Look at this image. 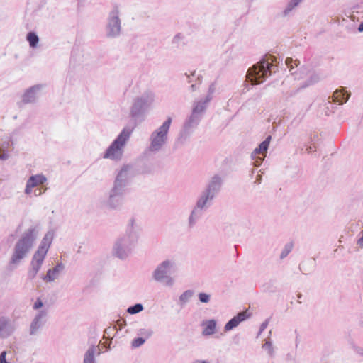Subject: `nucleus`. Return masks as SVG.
<instances>
[{
    "label": "nucleus",
    "instance_id": "f257e3e1",
    "mask_svg": "<svg viewBox=\"0 0 363 363\" xmlns=\"http://www.w3.org/2000/svg\"><path fill=\"white\" fill-rule=\"evenodd\" d=\"M38 231L35 227L26 230L21 238L16 242L9 266L16 267L27 256L37 238Z\"/></svg>",
    "mask_w": 363,
    "mask_h": 363
},
{
    "label": "nucleus",
    "instance_id": "f03ea898",
    "mask_svg": "<svg viewBox=\"0 0 363 363\" xmlns=\"http://www.w3.org/2000/svg\"><path fill=\"white\" fill-rule=\"evenodd\" d=\"M276 62V57L270 55H265L248 69L246 74L247 80L252 85L263 83L273 72H275L274 69L277 67L274 65Z\"/></svg>",
    "mask_w": 363,
    "mask_h": 363
},
{
    "label": "nucleus",
    "instance_id": "7ed1b4c3",
    "mask_svg": "<svg viewBox=\"0 0 363 363\" xmlns=\"http://www.w3.org/2000/svg\"><path fill=\"white\" fill-rule=\"evenodd\" d=\"M134 219L132 218L125 234L118 237L113 247V255L116 257L125 260L131 254L138 242V235L133 228Z\"/></svg>",
    "mask_w": 363,
    "mask_h": 363
},
{
    "label": "nucleus",
    "instance_id": "20e7f679",
    "mask_svg": "<svg viewBox=\"0 0 363 363\" xmlns=\"http://www.w3.org/2000/svg\"><path fill=\"white\" fill-rule=\"evenodd\" d=\"M135 126L136 123L134 122L132 126L125 127L106 149L104 154V158H110L112 160L121 159L123 154L122 148L129 139Z\"/></svg>",
    "mask_w": 363,
    "mask_h": 363
},
{
    "label": "nucleus",
    "instance_id": "39448f33",
    "mask_svg": "<svg viewBox=\"0 0 363 363\" xmlns=\"http://www.w3.org/2000/svg\"><path fill=\"white\" fill-rule=\"evenodd\" d=\"M154 101V94L151 91L145 92L141 96L137 97L130 107V117L135 121L143 117Z\"/></svg>",
    "mask_w": 363,
    "mask_h": 363
},
{
    "label": "nucleus",
    "instance_id": "423d86ee",
    "mask_svg": "<svg viewBox=\"0 0 363 363\" xmlns=\"http://www.w3.org/2000/svg\"><path fill=\"white\" fill-rule=\"evenodd\" d=\"M174 266V262L171 260L163 261L152 272L153 279L157 282L163 283L165 286H172L174 284V279L170 275Z\"/></svg>",
    "mask_w": 363,
    "mask_h": 363
},
{
    "label": "nucleus",
    "instance_id": "0eeeda50",
    "mask_svg": "<svg viewBox=\"0 0 363 363\" xmlns=\"http://www.w3.org/2000/svg\"><path fill=\"white\" fill-rule=\"evenodd\" d=\"M132 169L130 164L123 165L118 172L114 182L113 186L111 191L117 193L121 196H124L126 192V188L130 183L129 171Z\"/></svg>",
    "mask_w": 363,
    "mask_h": 363
},
{
    "label": "nucleus",
    "instance_id": "6e6552de",
    "mask_svg": "<svg viewBox=\"0 0 363 363\" xmlns=\"http://www.w3.org/2000/svg\"><path fill=\"white\" fill-rule=\"evenodd\" d=\"M121 22L119 18V11L116 6L110 13L106 26V36L108 38H116L121 34Z\"/></svg>",
    "mask_w": 363,
    "mask_h": 363
},
{
    "label": "nucleus",
    "instance_id": "1a4fd4ad",
    "mask_svg": "<svg viewBox=\"0 0 363 363\" xmlns=\"http://www.w3.org/2000/svg\"><path fill=\"white\" fill-rule=\"evenodd\" d=\"M45 256L41 255L40 254L34 253L30 264V267L28 270L27 277L30 280H33L35 278L38 272L40 271Z\"/></svg>",
    "mask_w": 363,
    "mask_h": 363
},
{
    "label": "nucleus",
    "instance_id": "9d476101",
    "mask_svg": "<svg viewBox=\"0 0 363 363\" xmlns=\"http://www.w3.org/2000/svg\"><path fill=\"white\" fill-rule=\"evenodd\" d=\"M47 316L48 311L46 310H40L38 312L30 323V335H35L38 330L46 323Z\"/></svg>",
    "mask_w": 363,
    "mask_h": 363
},
{
    "label": "nucleus",
    "instance_id": "9b49d317",
    "mask_svg": "<svg viewBox=\"0 0 363 363\" xmlns=\"http://www.w3.org/2000/svg\"><path fill=\"white\" fill-rule=\"evenodd\" d=\"M222 185V178L218 174H215L209 180L208 183L207 184L203 191L215 198L220 192Z\"/></svg>",
    "mask_w": 363,
    "mask_h": 363
},
{
    "label": "nucleus",
    "instance_id": "f8f14e48",
    "mask_svg": "<svg viewBox=\"0 0 363 363\" xmlns=\"http://www.w3.org/2000/svg\"><path fill=\"white\" fill-rule=\"evenodd\" d=\"M15 331L12 321L6 316H0V338L6 339Z\"/></svg>",
    "mask_w": 363,
    "mask_h": 363
},
{
    "label": "nucleus",
    "instance_id": "ddd939ff",
    "mask_svg": "<svg viewBox=\"0 0 363 363\" xmlns=\"http://www.w3.org/2000/svg\"><path fill=\"white\" fill-rule=\"evenodd\" d=\"M54 237V233L52 231H48L45 233L43 238L35 253H38L41 255L46 256L47 252L52 244Z\"/></svg>",
    "mask_w": 363,
    "mask_h": 363
},
{
    "label": "nucleus",
    "instance_id": "4468645a",
    "mask_svg": "<svg viewBox=\"0 0 363 363\" xmlns=\"http://www.w3.org/2000/svg\"><path fill=\"white\" fill-rule=\"evenodd\" d=\"M250 317L249 315H246L245 312H240L236 315H235L233 318H232L230 320H229L226 324L224 326V330L225 332L230 331L237 326L239 325V324L247 319Z\"/></svg>",
    "mask_w": 363,
    "mask_h": 363
},
{
    "label": "nucleus",
    "instance_id": "2eb2a0df",
    "mask_svg": "<svg viewBox=\"0 0 363 363\" xmlns=\"http://www.w3.org/2000/svg\"><path fill=\"white\" fill-rule=\"evenodd\" d=\"M214 199L215 198L213 196L203 191L199 196L195 206L202 211H206L211 206Z\"/></svg>",
    "mask_w": 363,
    "mask_h": 363
},
{
    "label": "nucleus",
    "instance_id": "dca6fc26",
    "mask_svg": "<svg viewBox=\"0 0 363 363\" xmlns=\"http://www.w3.org/2000/svg\"><path fill=\"white\" fill-rule=\"evenodd\" d=\"M42 88L41 84L34 85L26 90L22 96L23 104L33 103L36 99V94Z\"/></svg>",
    "mask_w": 363,
    "mask_h": 363
},
{
    "label": "nucleus",
    "instance_id": "f3484780",
    "mask_svg": "<svg viewBox=\"0 0 363 363\" xmlns=\"http://www.w3.org/2000/svg\"><path fill=\"white\" fill-rule=\"evenodd\" d=\"M172 123V118L168 117L167 119L160 125L157 130L153 131L150 135L155 136L157 138H162L168 139V132Z\"/></svg>",
    "mask_w": 363,
    "mask_h": 363
},
{
    "label": "nucleus",
    "instance_id": "a211bd4d",
    "mask_svg": "<svg viewBox=\"0 0 363 363\" xmlns=\"http://www.w3.org/2000/svg\"><path fill=\"white\" fill-rule=\"evenodd\" d=\"M350 95V92L346 91L344 88L336 89L332 96L333 101L339 104H344L349 100Z\"/></svg>",
    "mask_w": 363,
    "mask_h": 363
},
{
    "label": "nucleus",
    "instance_id": "6ab92c4d",
    "mask_svg": "<svg viewBox=\"0 0 363 363\" xmlns=\"http://www.w3.org/2000/svg\"><path fill=\"white\" fill-rule=\"evenodd\" d=\"M64 269V265L62 262L57 263L52 269H49L45 275L42 276L43 281L46 282L53 281L56 275Z\"/></svg>",
    "mask_w": 363,
    "mask_h": 363
},
{
    "label": "nucleus",
    "instance_id": "aec40b11",
    "mask_svg": "<svg viewBox=\"0 0 363 363\" xmlns=\"http://www.w3.org/2000/svg\"><path fill=\"white\" fill-rule=\"evenodd\" d=\"M201 118V115H198L192 111L189 117L185 121L183 127L193 132V130L199 124Z\"/></svg>",
    "mask_w": 363,
    "mask_h": 363
},
{
    "label": "nucleus",
    "instance_id": "412c9836",
    "mask_svg": "<svg viewBox=\"0 0 363 363\" xmlns=\"http://www.w3.org/2000/svg\"><path fill=\"white\" fill-rule=\"evenodd\" d=\"M150 140L149 150L151 152H158L167 143L168 139L150 135Z\"/></svg>",
    "mask_w": 363,
    "mask_h": 363
},
{
    "label": "nucleus",
    "instance_id": "4be33fe9",
    "mask_svg": "<svg viewBox=\"0 0 363 363\" xmlns=\"http://www.w3.org/2000/svg\"><path fill=\"white\" fill-rule=\"evenodd\" d=\"M191 133V130H189L187 128L182 127V129L180 130L179 136L174 144V149H177L180 146L183 145L189 139Z\"/></svg>",
    "mask_w": 363,
    "mask_h": 363
},
{
    "label": "nucleus",
    "instance_id": "5701e85b",
    "mask_svg": "<svg viewBox=\"0 0 363 363\" xmlns=\"http://www.w3.org/2000/svg\"><path fill=\"white\" fill-rule=\"evenodd\" d=\"M123 196L117 193H114L110 191L109 197L108 199V205L111 208H116L119 207L123 201Z\"/></svg>",
    "mask_w": 363,
    "mask_h": 363
},
{
    "label": "nucleus",
    "instance_id": "b1692460",
    "mask_svg": "<svg viewBox=\"0 0 363 363\" xmlns=\"http://www.w3.org/2000/svg\"><path fill=\"white\" fill-rule=\"evenodd\" d=\"M202 216V210L194 206L188 218V225L189 228H192Z\"/></svg>",
    "mask_w": 363,
    "mask_h": 363
},
{
    "label": "nucleus",
    "instance_id": "393cba45",
    "mask_svg": "<svg viewBox=\"0 0 363 363\" xmlns=\"http://www.w3.org/2000/svg\"><path fill=\"white\" fill-rule=\"evenodd\" d=\"M96 352V347L94 345H91L84 353L83 363H97L95 359Z\"/></svg>",
    "mask_w": 363,
    "mask_h": 363
},
{
    "label": "nucleus",
    "instance_id": "a878e982",
    "mask_svg": "<svg viewBox=\"0 0 363 363\" xmlns=\"http://www.w3.org/2000/svg\"><path fill=\"white\" fill-rule=\"evenodd\" d=\"M216 321L214 319H211L203 323V325H206L202 334L203 335H211L216 333Z\"/></svg>",
    "mask_w": 363,
    "mask_h": 363
},
{
    "label": "nucleus",
    "instance_id": "bb28decb",
    "mask_svg": "<svg viewBox=\"0 0 363 363\" xmlns=\"http://www.w3.org/2000/svg\"><path fill=\"white\" fill-rule=\"evenodd\" d=\"M209 102L210 101H207L206 98L200 99L199 101L195 102L192 111L198 115L201 116V114L205 112Z\"/></svg>",
    "mask_w": 363,
    "mask_h": 363
},
{
    "label": "nucleus",
    "instance_id": "cd10ccee",
    "mask_svg": "<svg viewBox=\"0 0 363 363\" xmlns=\"http://www.w3.org/2000/svg\"><path fill=\"white\" fill-rule=\"evenodd\" d=\"M47 180L46 177L43 174H36L31 176L27 181L29 186L32 188L37 186L40 184H43Z\"/></svg>",
    "mask_w": 363,
    "mask_h": 363
},
{
    "label": "nucleus",
    "instance_id": "c85d7f7f",
    "mask_svg": "<svg viewBox=\"0 0 363 363\" xmlns=\"http://www.w3.org/2000/svg\"><path fill=\"white\" fill-rule=\"evenodd\" d=\"M318 78L316 75L311 76V78L308 81L305 82L304 84L303 85H301L300 88H298L296 90L291 91L290 92H289L288 97L294 96L301 89L307 87V86L315 83L316 82H318Z\"/></svg>",
    "mask_w": 363,
    "mask_h": 363
},
{
    "label": "nucleus",
    "instance_id": "c756f323",
    "mask_svg": "<svg viewBox=\"0 0 363 363\" xmlns=\"http://www.w3.org/2000/svg\"><path fill=\"white\" fill-rule=\"evenodd\" d=\"M26 40L29 43V45L32 48L37 47L39 42V37L35 32H29L26 35Z\"/></svg>",
    "mask_w": 363,
    "mask_h": 363
},
{
    "label": "nucleus",
    "instance_id": "7c9ffc66",
    "mask_svg": "<svg viewBox=\"0 0 363 363\" xmlns=\"http://www.w3.org/2000/svg\"><path fill=\"white\" fill-rule=\"evenodd\" d=\"M193 290L189 289L183 292L179 296V302L181 305L184 306V304H186L189 301V299L193 296Z\"/></svg>",
    "mask_w": 363,
    "mask_h": 363
},
{
    "label": "nucleus",
    "instance_id": "2f4dec72",
    "mask_svg": "<svg viewBox=\"0 0 363 363\" xmlns=\"http://www.w3.org/2000/svg\"><path fill=\"white\" fill-rule=\"evenodd\" d=\"M302 1L303 0H290L284 10V15L287 16L295 7L298 6Z\"/></svg>",
    "mask_w": 363,
    "mask_h": 363
},
{
    "label": "nucleus",
    "instance_id": "473e14b6",
    "mask_svg": "<svg viewBox=\"0 0 363 363\" xmlns=\"http://www.w3.org/2000/svg\"><path fill=\"white\" fill-rule=\"evenodd\" d=\"M144 309L143 304L135 303L128 308L127 312L131 315H134L141 312Z\"/></svg>",
    "mask_w": 363,
    "mask_h": 363
},
{
    "label": "nucleus",
    "instance_id": "72a5a7b5",
    "mask_svg": "<svg viewBox=\"0 0 363 363\" xmlns=\"http://www.w3.org/2000/svg\"><path fill=\"white\" fill-rule=\"evenodd\" d=\"M293 247L294 244L292 242L286 243L281 252L280 259H283L286 257L291 252Z\"/></svg>",
    "mask_w": 363,
    "mask_h": 363
},
{
    "label": "nucleus",
    "instance_id": "f704fd0d",
    "mask_svg": "<svg viewBox=\"0 0 363 363\" xmlns=\"http://www.w3.org/2000/svg\"><path fill=\"white\" fill-rule=\"evenodd\" d=\"M272 140V136L271 135H268L264 140H263L259 145H258V147H259V150H261V151L264 153V152H267L268 148H269V143H270V141Z\"/></svg>",
    "mask_w": 363,
    "mask_h": 363
},
{
    "label": "nucleus",
    "instance_id": "c9c22d12",
    "mask_svg": "<svg viewBox=\"0 0 363 363\" xmlns=\"http://www.w3.org/2000/svg\"><path fill=\"white\" fill-rule=\"evenodd\" d=\"M264 291L269 293H275L277 291V286L274 284L273 281H269L263 286Z\"/></svg>",
    "mask_w": 363,
    "mask_h": 363
},
{
    "label": "nucleus",
    "instance_id": "e433bc0d",
    "mask_svg": "<svg viewBox=\"0 0 363 363\" xmlns=\"http://www.w3.org/2000/svg\"><path fill=\"white\" fill-rule=\"evenodd\" d=\"M216 91V82H212L208 89V93L206 96L205 97L207 101H211L213 99V95Z\"/></svg>",
    "mask_w": 363,
    "mask_h": 363
},
{
    "label": "nucleus",
    "instance_id": "4c0bfd02",
    "mask_svg": "<svg viewBox=\"0 0 363 363\" xmlns=\"http://www.w3.org/2000/svg\"><path fill=\"white\" fill-rule=\"evenodd\" d=\"M199 300L203 303H208L211 299V295L204 292L198 294Z\"/></svg>",
    "mask_w": 363,
    "mask_h": 363
},
{
    "label": "nucleus",
    "instance_id": "58836bf2",
    "mask_svg": "<svg viewBox=\"0 0 363 363\" xmlns=\"http://www.w3.org/2000/svg\"><path fill=\"white\" fill-rule=\"evenodd\" d=\"M145 342V339L141 337H138L136 338H134L131 342V346L133 347H139L141 345H143Z\"/></svg>",
    "mask_w": 363,
    "mask_h": 363
},
{
    "label": "nucleus",
    "instance_id": "ea45409f",
    "mask_svg": "<svg viewBox=\"0 0 363 363\" xmlns=\"http://www.w3.org/2000/svg\"><path fill=\"white\" fill-rule=\"evenodd\" d=\"M335 108V107L333 106V103L329 101L327 104H325V115L329 116L330 113H333Z\"/></svg>",
    "mask_w": 363,
    "mask_h": 363
},
{
    "label": "nucleus",
    "instance_id": "a19ab883",
    "mask_svg": "<svg viewBox=\"0 0 363 363\" xmlns=\"http://www.w3.org/2000/svg\"><path fill=\"white\" fill-rule=\"evenodd\" d=\"M262 347L267 350L268 354L272 357L273 355V347L272 344L270 341H267L263 345Z\"/></svg>",
    "mask_w": 363,
    "mask_h": 363
},
{
    "label": "nucleus",
    "instance_id": "79ce46f5",
    "mask_svg": "<svg viewBox=\"0 0 363 363\" xmlns=\"http://www.w3.org/2000/svg\"><path fill=\"white\" fill-rule=\"evenodd\" d=\"M293 62H294L296 66H297L296 62H298V64L300 63L299 61H298V60L294 61L291 57H287L286 59L285 63H286V66L290 69V70H291L294 68L293 65H292Z\"/></svg>",
    "mask_w": 363,
    "mask_h": 363
},
{
    "label": "nucleus",
    "instance_id": "37998d69",
    "mask_svg": "<svg viewBox=\"0 0 363 363\" xmlns=\"http://www.w3.org/2000/svg\"><path fill=\"white\" fill-rule=\"evenodd\" d=\"M184 38V35L182 33H177L173 38L172 43L174 45H176L177 47H179V42L180 40Z\"/></svg>",
    "mask_w": 363,
    "mask_h": 363
},
{
    "label": "nucleus",
    "instance_id": "c03bdc74",
    "mask_svg": "<svg viewBox=\"0 0 363 363\" xmlns=\"http://www.w3.org/2000/svg\"><path fill=\"white\" fill-rule=\"evenodd\" d=\"M43 306V303L40 298H38L33 306L34 310H38Z\"/></svg>",
    "mask_w": 363,
    "mask_h": 363
},
{
    "label": "nucleus",
    "instance_id": "a18cd8bd",
    "mask_svg": "<svg viewBox=\"0 0 363 363\" xmlns=\"http://www.w3.org/2000/svg\"><path fill=\"white\" fill-rule=\"evenodd\" d=\"M269 324V319H267L265 320V321H264L260 327H259V333H258V335H260L265 329L267 327Z\"/></svg>",
    "mask_w": 363,
    "mask_h": 363
},
{
    "label": "nucleus",
    "instance_id": "49530a36",
    "mask_svg": "<svg viewBox=\"0 0 363 363\" xmlns=\"http://www.w3.org/2000/svg\"><path fill=\"white\" fill-rule=\"evenodd\" d=\"M352 349L358 354L363 356V348L355 345H352Z\"/></svg>",
    "mask_w": 363,
    "mask_h": 363
},
{
    "label": "nucleus",
    "instance_id": "de8ad7c7",
    "mask_svg": "<svg viewBox=\"0 0 363 363\" xmlns=\"http://www.w3.org/2000/svg\"><path fill=\"white\" fill-rule=\"evenodd\" d=\"M32 189V187L31 186H29V184L28 182H26V189H25V194H30L31 193V190Z\"/></svg>",
    "mask_w": 363,
    "mask_h": 363
},
{
    "label": "nucleus",
    "instance_id": "09e8293b",
    "mask_svg": "<svg viewBox=\"0 0 363 363\" xmlns=\"http://www.w3.org/2000/svg\"><path fill=\"white\" fill-rule=\"evenodd\" d=\"M6 352L5 351H3L0 354V362H7L6 359Z\"/></svg>",
    "mask_w": 363,
    "mask_h": 363
},
{
    "label": "nucleus",
    "instance_id": "8fccbe9b",
    "mask_svg": "<svg viewBox=\"0 0 363 363\" xmlns=\"http://www.w3.org/2000/svg\"><path fill=\"white\" fill-rule=\"evenodd\" d=\"M198 89H199V84H196V83H195V84H191V86H190V90H191V91H196Z\"/></svg>",
    "mask_w": 363,
    "mask_h": 363
},
{
    "label": "nucleus",
    "instance_id": "3c124183",
    "mask_svg": "<svg viewBox=\"0 0 363 363\" xmlns=\"http://www.w3.org/2000/svg\"><path fill=\"white\" fill-rule=\"evenodd\" d=\"M260 153H263L261 150H259V147H256L253 152L252 153V157H253L254 155H256V154H260Z\"/></svg>",
    "mask_w": 363,
    "mask_h": 363
},
{
    "label": "nucleus",
    "instance_id": "603ef678",
    "mask_svg": "<svg viewBox=\"0 0 363 363\" xmlns=\"http://www.w3.org/2000/svg\"><path fill=\"white\" fill-rule=\"evenodd\" d=\"M9 158L8 152H4L3 155L0 157L1 160H6Z\"/></svg>",
    "mask_w": 363,
    "mask_h": 363
},
{
    "label": "nucleus",
    "instance_id": "864d4df0",
    "mask_svg": "<svg viewBox=\"0 0 363 363\" xmlns=\"http://www.w3.org/2000/svg\"><path fill=\"white\" fill-rule=\"evenodd\" d=\"M357 244L359 245L361 247H363V236L358 239Z\"/></svg>",
    "mask_w": 363,
    "mask_h": 363
},
{
    "label": "nucleus",
    "instance_id": "5fc2aeb1",
    "mask_svg": "<svg viewBox=\"0 0 363 363\" xmlns=\"http://www.w3.org/2000/svg\"><path fill=\"white\" fill-rule=\"evenodd\" d=\"M358 31L359 32H363V21L360 23V24L358 26Z\"/></svg>",
    "mask_w": 363,
    "mask_h": 363
},
{
    "label": "nucleus",
    "instance_id": "6e6d98bb",
    "mask_svg": "<svg viewBox=\"0 0 363 363\" xmlns=\"http://www.w3.org/2000/svg\"><path fill=\"white\" fill-rule=\"evenodd\" d=\"M201 78H202V76L201 75H199L197 77V82L196 84L200 85L201 84Z\"/></svg>",
    "mask_w": 363,
    "mask_h": 363
},
{
    "label": "nucleus",
    "instance_id": "4d7b16f0",
    "mask_svg": "<svg viewBox=\"0 0 363 363\" xmlns=\"http://www.w3.org/2000/svg\"><path fill=\"white\" fill-rule=\"evenodd\" d=\"M193 363H208V362L206 360H196Z\"/></svg>",
    "mask_w": 363,
    "mask_h": 363
},
{
    "label": "nucleus",
    "instance_id": "13d9d810",
    "mask_svg": "<svg viewBox=\"0 0 363 363\" xmlns=\"http://www.w3.org/2000/svg\"><path fill=\"white\" fill-rule=\"evenodd\" d=\"M306 151L308 152V153H311L312 152H313V149L311 146H308L307 148H306Z\"/></svg>",
    "mask_w": 363,
    "mask_h": 363
},
{
    "label": "nucleus",
    "instance_id": "bf43d9fd",
    "mask_svg": "<svg viewBox=\"0 0 363 363\" xmlns=\"http://www.w3.org/2000/svg\"><path fill=\"white\" fill-rule=\"evenodd\" d=\"M261 180H262V176L261 175H257L256 181L259 184V183H261Z\"/></svg>",
    "mask_w": 363,
    "mask_h": 363
},
{
    "label": "nucleus",
    "instance_id": "052dcab7",
    "mask_svg": "<svg viewBox=\"0 0 363 363\" xmlns=\"http://www.w3.org/2000/svg\"><path fill=\"white\" fill-rule=\"evenodd\" d=\"M185 75H186V77L188 78V82H189V83L191 82V78H190V76H189V75H188L186 73L185 74Z\"/></svg>",
    "mask_w": 363,
    "mask_h": 363
},
{
    "label": "nucleus",
    "instance_id": "680f3d73",
    "mask_svg": "<svg viewBox=\"0 0 363 363\" xmlns=\"http://www.w3.org/2000/svg\"><path fill=\"white\" fill-rule=\"evenodd\" d=\"M152 331H148L147 333V336L149 337L152 335Z\"/></svg>",
    "mask_w": 363,
    "mask_h": 363
},
{
    "label": "nucleus",
    "instance_id": "e2e57ef3",
    "mask_svg": "<svg viewBox=\"0 0 363 363\" xmlns=\"http://www.w3.org/2000/svg\"><path fill=\"white\" fill-rule=\"evenodd\" d=\"M301 296H302V294H298V298H301Z\"/></svg>",
    "mask_w": 363,
    "mask_h": 363
},
{
    "label": "nucleus",
    "instance_id": "0e129e2a",
    "mask_svg": "<svg viewBox=\"0 0 363 363\" xmlns=\"http://www.w3.org/2000/svg\"><path fill=\"white\" fill-rule=\"evenodd\" d=\"M40 194H41V191H40V190H39L38 194H36V193H35V195H40Z\"/></svg>",
    "mask_w": 363,
    "mask_h": 363
},
{
    "label": "nucleus",
    "instance_id": "69168bd1",
    "mask_svg": "<svg viewBox=\"0 0 363 363\" xmlns=\"http://www.w3.org/2000/svg\"><path fill=\"white\" fill-rule=\"evenodd\" d=\"M0 363H9V362H0Z\"/></svg>",
    "mask_w": 363,
    "mask_h": 363
},
{
    "label": "nucleus",
    "instance_id": "338daca9",
    "mask_svg": "<svg viewBox=\"0 0 363 363\" xmlns=\"http://www.w3.org/2000/svg\"><path fill=\"white\" fill-rule=\"evenodd\" d=\"M194 74H195V71L194 72L191 73V75L192 76H194Z\"/></svg>",
    "mask_w": 363,
    "mask_h": 363
},
{
    "label": "nucleus",
    "instance_id": "774afa93",
    "mask_svg": "<svg viewBox=\"0 0 363 363\" xmlns=\"http://www.w3.org/2000/svg\"><path fill=\"white\" fill-rule=\"evenodd\" d=\"M362 236H363V229H362Z\"/></svg>",
    "mask_w": 363,
    "mask_h": 363
}]
</instances>
